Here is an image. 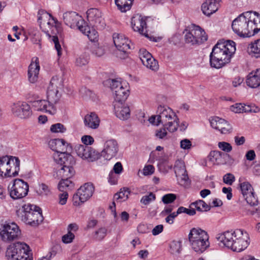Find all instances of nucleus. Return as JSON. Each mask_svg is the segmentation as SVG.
Masks as SVG:
<instances>
[{
    "label": "nucleus",
    "instance_id": "obj_1",
    "mask_svg": "<svg viewBox=\"0 0 260 260\" xmlns=\"http://www.w3.org/2000/svg\"><path fill=\"white\" fill-rule=\"evenodd\" d=\"M233 31L242 37H250L260 30V14L247 11L240 14L232 22Z\"/></svg>",
    "mask_w": 260,
    "mask_h": 260
},
{
    "label": "nucleus",
    "instance_id": "obj_2",
    "mask_svg": "<svg viewBox=\"0 0 260 260\" xmlns=\"http://www.w3.org/2000/svg\"><path fill=\"white\" fill-rule=\"evenodd\" d=\"M63 86L61 78L58 76L52 78L47 91V100L35 101L32 103L34 109L53 115L56 113L54 105L59 101L58 89Z\"/></svg>",
    "mask_w": 260,
    "mask_h": 260
},
{
    "label": "nucleus",
    "instance_id": "obj_3",
    "mask_svg": "<svg viewBox=\"0 0 260 260\" xmlns=\"http://www.w3.org/2000/svg\"><path fill=\"white\" fill-rule=\"evenodd\" d=\"M216 238L223 246L238 252L245 249L250 243L248 233L241 229L225 231Z\"/></svg>",
    "mask_w": 260,
    "mask_h": 260
},
{
    "label": "nucleus",
    "instance_id": "obj_4",
    "mask_svg": "<svg viewBox=\"0 0 260 260\" xmlns=\"http://www.w3.org/2000/svg\"><path fill=\"white\" fill-rule=\"evenodd\" d=\"M236 44L232 40L218 42L210 55L211 67L220 69L228 63L236 51Z\"/></svg>",
    "mask_w": 260,
    "mask_h": 260
},
{
    "label": "nucleus",
    "instance_id": "obj_5",
    "mask_svg": "<svg viewBox=\"0 0 260 260\" xmlns=\"http://www.w3.org/2000/svg\"><path fill=\"white\" fill-rule=\"evenodd\" d=\"M157 115L151 116L149 119L150 123L158 125L161 123L167 130L173 133L177 131L179 126L178 118L176 114L169 107L161 106L158 107Z\"/></svg>",
    "mask_w": 260,
    "mask_h": 260
},
{
    "label": "nucleus",
    "instance_id": "obj_6",
    "mask_svg": "<svg viewBox=\"0 0 260 260\" xmlns=\"http://www.w3.org/2000/svg\"><path fill=\"white\" fill-rule=\"evenodd\" d=\"M38 22L42 31L47 35L50 40L53 42L54 47L57 52L58 56H61L62 55L61 46L59 42L58 37L54 35L57 31L56 20L50 14L43 12L38 17Z\"/></svg>",
    "mask_w": 260,
    "mask_h": 260
},
{
    "label": "nucleus",
    "instance_id": "obj_7",
    "mask_svg": "<svg viewBox=\"0 0 260 260\" xmlns=\"http://www.w3.org/2000/svg\"><path fill=\"white\" fill-rule=\"evenodd\" d=\"M16 215L22 221L31 226L38 225L43 220L41 208L30 204L23 205L17 209Z\"/></svg>",
    "mask_w": 260,
    "mask_h": 260
},
{
    "label": "nucleus",
    "instance_id": "obj_8",
    "mask_svg": "<svg viewBox=\"0 0 260 260\" xmlns=\"http://www.w3.org/2000/svg\"><path fill=\"white\" fill-rule=\"evenodd\" d=\"M188 240L192 249L199 253L203 252L210 245L208 234L200 228L191 229Z\"/></svg>",
    "mask_w": 260,
    "mask_h": 260
},
{
    "label": "nucleus",
    "instance_id": "obj_9",
    "mask_svg": "<svg viewBox=\"0 0 260 260\" xmlns=\"http://www.w3.org/2000/svg\"><path fill=\"white\" fill-rule=\"evenodd\" d=\"M6 256L8 260H32L29 246L20 242L11 244L7 247Z\"/></svg>",
    "mask_w": 260,
    "mask_h": 260
},
{
    "label": "nucleus",
    "instance_id": "obj_10",
    "mask_svg": "<svg viewBox=\"0 0 260 260\" xmlns=\"http://www.w3.org/2000/svg\"><path fill=\"white\" fill-rule=\"evenodd\" d=\"M54 161L62 166L61 170L64 177L70 178L74 175L75 171L73 167L76 160L70 153H56L54 155Z\"/></svg>",
    "mask_w": 260,
    "mask_h": 260
},
{
    "label": "nucleus",
    "instance_id": "obj_11",
    "mask_svg": "<svg viewBox=\"0 0 260 260\" xmlns=\"http://www.w3.org/2000/svg\"><path fill=\"white\" fill-rule=\"evenodd\" d=\"M12 165H14L13 175H17L20 170V160L18 158L8 155L0 157V179L10 177Z\"/></svg>",
    "mask_w": 260,
    "mask_h": 260
},
{
    "label": "nucleus",
    "instance_id": "obj_12",
    "mask_svg": "<svg viewBox=\"0 0 260 260\" xmlns=\"http://www.w3.org/2000/svg\"><path fill=\"white\" fill-rule=\"evenodd\" d=\"M94 191V186L92 183H86L81 186L76 194L73 196V201L75 206H79L90 199Z\"/></svg>",
    "mask_w": 260,
    "mask_h": 260
},
{
    "label": "nucleus",
    "instance_id": "obj_13",
    "mask_svg": "<svg viewBox=\"0 0 260 260\" xmlns=\"http://www.w3.org/2000/svg\"><path fill=\"white\" fill-rule=\"evenodd\" d=\"M28 184L20 179H15L10 190V196L13 200L24 198L28 193Z\"/></svg>",
    "mask_w": 260,
    "mask_h": 260
},
{
    "label": "nucleus",
    "instance_id": "obj_14",
    "mask_svg": "<svg viewBox=\"0 0 260 260\" xmlns=\"http://www.w3.org/2000/svg\"><path fill=\"white\" fill-rule=\"evenodd\" d=\"M2 240L5 242H10L18 238L21 235V231L14 222L5 224L0 232Z\"/></svg>",
    "mask_w": 260,
    "mask_h": 260
},
{
    "label": "nucleus",
    "instance_id": "obj_15",
    "mask_svg": "<svg viewBox=\"0 0 260 260\" xmlns=\"http://www.w3.org/2000/svg\"><path fill=\"white\" fill-rule=\"evenodd\" d=\"M75 149L79 157L88 161H93L100 157V153L89 146L78 145Z\"/></svg>",
    "mask_w": 260,
    "mask_h": 260
},
{
    "label": "nucleus",
    "instance_id": "obj_16",
    "mask_svg": "<svg viewBox=\"0 0 260 260\" xmlns=\"http://www.w3.org/2000/svg\"><path fill=\"white\" fill-rule=\"evenodd\" d=\"M64 23L72 28H77L79 30L85 24L82 17L75 12H67L63 14Z\"/></svg>",
    "mask_w": 260,
    "mask_h": 260
},
{
    "label": "nucleus",
    "instance_id": "obj_17",
    "mask_svg": "<svg viewBox=\"0 0 260 260\" xmlns=\"http://www.w3.org/2000/svg\"><path fill=\"white\" fill-rule=\"evenodd\" d=\"M87 18L90 25L102 29L105 26V23L102 12L98 9L90 8L86 12Z\"/></svg>",
    "mask_w": 260,
    "mask_h": 260
},
{
    "label": "nucleus",
    "instance_id": "obj_18",
    "mask_svg": "<svg viewBox=\"0 0 260 260\" xmlns=\"http://www.w3.org/2000/svg\"><path fill=\"white\" fill-rule=\"evenodd\" d=\"M48 145L49 148L54 151L52 155L53 159L54 155L56 153L58 154L69 153L68 151L72 149L71 145L63 139H55L51 140L49 141Z\"/></svg>",
    "mask_w": 260,
    "mask_h": 260
},
{
    "label": "nucleus",
    "instance_id": "obj_19",
    "mask_svg": "<svg viewBox=\"0 0 260 260\" xmlns=\"http://www.w3.org/2000/svg\"><path fill=\"white\" fill-rule=\"evenodd\" d=\"M146 18L139 14H136L132 18L131 25L135 31L138 32L140 34L148 38Z\"/></svg>",
    "mask_w": 260,
    "mask_h": 260
},
{
    "label": "nucleus",
    "instance_id": "obj_20",
    "mask_svg": "<svg viewBox=\"0 0 260 260\" xmlns=\"http://www.w3.org/2000/svg\"><path fill=\"white\" fill-rule=\"evenodd\" d=\"M139 56L142 63L146 67L154 71H156L158 69L159 66L158 62L146 49H140Z\"/></svg>",
    "mask_w": 260,
    "mask_h": 260
},
{
    "label": "nucleus",
    "instance_id": "obj_21",
    "mask_svg": "<svg viewBox=\"0 0 260 260\" xmlns=\"http://www.w3.org/2000/svg\"><path fill=\"white\" fill-rule=\"evenodd\" d=\"M139 56L142 63L146 67L154 71H156L158 69L159 66L158 62L146 49H140Z\"/></svg>",
    "mask_w": 260,
    "mask_h": 260
},
{
    "label": "nucleus",
    "instance_id": "obj_22",
    "mask_svg": "<svg viewBox=\"0 0 260 260\" xmlns=\"http://www.w3.org/2000/svg\"><path fill=\"white\" fill-rule=\"evenodd\" d=\"M139 56L142 63L146 67L154 71H156L158 69L159 66L158 62L146 49H140Z\"/></svg>",
    "mask_w": 260,
    "mask_h": 260
},
{
    "label": "nucleus",
    "instance_id": "obj_23",
    "mask_svg": "<svg viewBox=\"0 0 260 260\" xmlns=\"http://www.w3.org/2000/svg\"><path fill=\"white\" fill-rule=\"evenodd\" d=\"M118 151L117 142L114 139H110L105 142L100 156H103L106 160H110L116 155Z\"/></svg>",
    "mask_w": 260,
    "mask_h": 260
},
{
    "label": "nucleus",
    "instance_id": "obj_24",
    "mask_svg": "<svg viewBox=\"0 0 260 260\" xmlns=\"http://www.w3.org/2000/svg\"><path fill=\"white\" fill-rule=\"evenodd\" d=\"M174 172L177 180L181 185H185L188 180V177L184 162L182 160H177L175 161L174 165Z\"/></svg>",
    "mask_w": 260,
    "mask_h": 260
},
{
    "label": "nucleus",
    "instance_id": "obj_25",
    "mask_svg": "<svg viewBox=\"0 0 260 260\" xmlns=\"http://www.w3.org/2000/svg\"><path fill=\"white\" fill-rule=\"evenodd\" d=\"M113 40L115 47L119 51L125 53L131 49V41L123 35L114 33Z\"/></svg>",
    "mask_w": 260,
    "mask_h": 260
},
{
    "label": "nucleus",
    "instance_id": "obj_26",
    "mask_svg": "<svg viewBox=\"0 0 260 260\" xmlns=\"http://www.w3.org/2000/svg\"><path fill=\"white\" fill-rule=\"evenodd\" d=\"M211 126L218 129L221 134H226L231 133L232 130L231 125L224 119L219 117H214L210 120Z\"/></svg>",
    "mask_w": 260,
    "mask_h": 260
},
{
    "label": "nucleus",
    "instance_id": "obj_27",
    "mask_svg": "<svg viewBox=\"0 0 260 260\" xmlns=\"http://www.w3.org/2000/svg\"><path fill=\"white\" fill-rule=\"evenodd\" d=\"M12 112L16 116L21 118H26L31 115L30 106L25 102H18L14 104Z\"/></svg>",
    "mask_w": 260,
    "mask_h": 260
},
{
    "label": "nucleus",
    "instance_id": "obj_28",
    "mask_svg": "<svg viewBox=\"0 0 260 260\" xmlns=\"http://www.w3.org/2000/svg\"><path fill=\"white\" fill-rule=\"evenodd\" d=\"M113 106L116 116L121 120L127 119L130 117L129 107L123 102H114Z\"/></svg>",
    "mask_w": 260,
    "mask_h": 260
},
{
    "label": "nucleus",
    "instance_id": "obj_29",
    "mask_svg": "<svg viewBox=\"0 0 260 260\" xmlns=\"http://www.w3.org/2000/svg\"><path fill=\"white\" fill-rule=\"evenodd\" d=\"M40 71V65L38 58H35V61L31 62L28 69V79L31 83H36L38 79Z\"/></svg>",
    "mask_w": 260,
    "mask_h": 260
},
{
    "label": "nucleus",
    "instance_id": "obj_30",
    "mask_svg": "<svg viewBox=\"0 0 260 260\" xmlns=\"http://www.w3.org/2000/svg\"><path fill=\"white\" fill-rule=\"evenodd\" d=\"M220 0H206L202 5L203 13L210 16L216 12L219 7Z\"/></svg>",
    "mask_w": 260,
    "mask_h": 260
},
{
    "label": "nucleus",
    "instance_id": "obj_31",
    "mask_svg": "<svg viewBox=\"0 0 260 260\" xmlns=\"http://www.w3.org/2000/svg\"><path fill=\"white\" fill-rule=\"evenodd\" d=\"M100 120L98 115L94 112H91L86 115L84 118L85 126L91 129H96L99 126Z\"/></svg>",
    "mask_w": 260,
    "mask_h": 260
},
{
    "label": "nucleus",
    "instance_id": "obj_32",
    "mask_svg": "<svg viewBox=\"0 0 260 260\" xmlns=\"http://www.w3.org/2000/svg\"><path fill=\"white\" fill-rule=\"evenodd\" d=\"M121 89L113 92L114 102H123L129 95V87L126 82H124L123 86H121Z\"/></svg>",
    "mask_w": 260,
    "mask_h": 260
},
{
    "label": "nucleus",
    "instance_id": "obj_33",
    "mask_svg": "<svg viewBox=\"0 0 260 260\" xmlns=\"http://www.w3.org/2000/svg\"><path fill=\"white\" fill-rule=\"evenodd\" d=\"M80 31L86 35L91 42H95L98 40L99 37L98 31L94 28H90L86 23L83 25V28L80 29Z\"/></svg>",
    "mask_w": 260,
    "mask_h": 260
},
{
    "label": "nucleus",
    "instance_id": "obj_34",
    "mask_svg": "<svg viewBox=\"0 0 260 260\" xmlns=\"http://www.w3.org/2000/svg\"><path fill=\"white\" fill-rule=\"evenodd\" d=\"M192 27L194 31V36L196 37L198 45L202 44L207 40L208 37L204 29L198 25H194Z\"/></svg>",
    "mask_w": 260,
    "mask_h": 260
},
{
    "label": "nucleus",
    "instance_id": "obj_35",
    "mask_svg": "<svg viewBox=\"0 0 260 260\" xmlns=\"http://www.w3.org/2000/svg\"><path fill=\"white\" fill-rule=\"evenodd\" d=\"M246 83L251 88H256L260 86V78L256 71L249 74L246 79Z\"/></svg>",
    "mask_w": 260,
    "mask_h": 260
},
{
    "label": "nucleus",
    "instance_id": "obj_36",
    "mask_svg": "<svg viewBox=\"0 0 260 260\" xmlns=\"http://www.w3.org/2000/svg\"><path fill=\"white\" fill-rule=\"evenodd\" d=\"M124 82L122 81L120 79H109L104 82V84L107 86H109L113 92L115 90H119L121 89V86H123Z\"/></svg>",
    "mask_w": 260,
    "mask_h": 260
},
{
    "label": "nucleus",
    "instance_id": "obj_37",
    "mask_svg": "<svg viewBox=\"0 0 260 260\" xmlns=\"http://www.w3.org/2000/svg\"><path fill=\"white\" fill-rule=\"evenodd\" d=\"M133 0H115L118 9L122 12L129 10Z\"/></svg>",
    "mask_w": 260,
    "mask_h": 260
},
{
    "label": "nucleus",
    "instance_id": "obj_38",
    "mask_svg": "<svg viewBox=\"0 0 260 260\" xmlns=\"http://www.w3.org/2000/svg\"><path fill=\"white\" fill-rule=\"evenodd\" d=\"M243 197L247 203L251 206H257L258 204V198L254 190Z\"/></svg>",
    "mask_w": 260,
    "mask_h": 260
},
{
    "label": "nucleus",
    "instance_id": "obj_39",
    "mask_svg": "<svg viewBox=\"0 0 260 260\" xmlns=\"http://www.w3.org/2000/svg\"><path fill=\"white\" fill-rule=\"evenodd\" d=\"M182 249L181 242L174 240L170 243L169 251L173 254H178Z\"/></svg>",
    "mask_w": 260,
    "mask_h": 260
},
{
    "label": "nucleus",
    "instance_id": "obj_40",
    "mask_svg": "<svg viewBox=\"0 0 260 260\" xmlns=\"http://www.w3.org/2000/svg\"><path fill=\"white\" fill-rule=\"evenodd\" d=\"M190 206L194 207L198 211H207L210 210V206L207 205L204 201L203 200H198L193 203H192L190 205Z\"/></svg>",
    "mask_w": 260,
    "mask_h": 260
},
{
    "label": "nucleus",
    "instance_id": "obj_41",
    "mask_svg": "<svg viewBox=\"0 0 260 260\" xmlns=\"http://www.w3.org/2000/svg\"><path fill=\"white\" fill-rule=\"evenodd\" d=\"M91 53L96 57H101L105 54V49L96 43L92 44L90 46Z\"/></svg>",
    "mask_w": 260,
    "mask_h": 260
},
{
    "label": "nucleus",
    "instance_id": "obj_42",
    "mask_svg": "<svg viewBox=\"0 0 260 260\" xmlns=\"http://www.w3.org/2000/svg\"><path fill=\"white\" fill-rule=\"evenodd\" d=\"M249 48L251 53L256 57H260V39L251 43L249 45Z\"/></svg>",
    "mask_w": 260,
    "mask_h": 260
},
{
    "label": "nucleus",
    "instance_id": "obj_43",
    "mask_svg": "<svg viewBox=\"0 0 260 260\" xmlns=\"http://www.w3.org/2000/svg\"><path fill=\"white\" fill-rule=\"evenodd\" d=\"M230 109L232 111L237 113H243V112H247V111H249L248 106L246 105L242 104L241 103H237L234 105H232L230 107Z\"/></svg>",
    "mask_w": 260,
    "mask_h": 260
},
{
    "label": "nucleus",
    "instance_id": "obj_44",
    "mask_svg": "<svg viewBox=\"0 0 260 260\" xmlns=\"http://www.w3.org/2000/svg\"><path fill=\"white\" fill-rule=\"evenodd\" d=\"M185 40L187 43H190L191 45H198V42L196 39V37L194 36V31L192 27L186 33L185 35Z\"/></svg>",
    "mask_w": 260,
    "mask_h": 260
},
{
    "label": "nucleus",
    "instance_id": "obj_45",
    "mask_svg": "<svg viewBox=\"0 0 260 260\" xmlns=\"http://www.w3.org/2000/svg\"><path fill=\"white\" fill-rule=\"evenodd\" d=\"M67 178L66 179H62L59 183L58 188L59 191L67 190L66 189L69 188H72L74 186L73 182Z\"/></svg>",
    "mask_w": 260,
    "mask_h": 260
},
{
    "label": "nucleus",
    "instance_id": "obj_46",
    "mask_svg": "<svg viewBox=\"0 0 260 260\" xmlns=\"http://www.w3.org/2000/svg\"><path fill=\"white\" fill-rule=\"evenodd\" d=\"M130 194V191L128 188L123 187L120 190V191L115 193L114 198L116 200L122 199L125 200L128 198V195Z\"/></svg>",
    "mask_w": 260,
    "mask_h": 260
},
{
    "label": "nucleus",
    "instance_id": "obj_47",
    "mask_svg": "<svg viewBox=\"0 0 260 260\" xmlns=\"http://www.w3.org/2000/svg\"><path fill=\"white\" fill-rule=\"evenodd\" d=\"M240 189L243 197L254 190L251 185L248 182L240 183Z\"/></svg>",
    "mask_w": 260,
    "mask_h": 260
},
{
    "label": "nucleus",
    "instance_id": "obj_48",
    "mask_svg": "<svg viewBox=\"0 0 260 260\" xmlns=\"http://www.w3.org/2000/svg\"><path fill=\"white\" fill-rule=\"evenodd\" d=\"M37 192L41 196H48L51 194L50 187L45 183L39 185Z\"/></svg>",
    "mask_w": 260,
    "mask_h": 260
},
{
    "label": "nucleus",
    "instance_id": "obj_49",
    "mask_svg": "<svg viewBox=\"0 0 260 260\" xmlns=\"http://www.w3.org/2000/svg\"><path fill=\"white\" fill-rule=\"evenodd\" d=\"M67 129L64 126L60 123L52 124L50 127V131L52 133H63L66 131Z\"/></svg>",
    "mask_w": 260,
    "mask_h": 260
},
{
    "label": "nucleus",
    "instance_id": "obj_50",
    "mask_svg": "<svg viewBox=\"0 0 260 260\" xmlns=\"http://www.w3.org/2000/svg\"><path fill=\"white\" fill-rule=\"evenodd\" d=\"M176 199V194L173 193H168L162 196L161 201L165 204H169L173 203Z\"/></svg>",
    "mask_w": 260,
    "mask_h": 260
},
{
    "label": "nucleus",
    "instance_id": "obj_51",
    "mask_svg": "<svg viewBox=\"0 0 260 260\" xmlns=\"http://www.w3.org/2000/svg\"><path fill=\"white\" fill-rule=\"evenodd\" d=\"M89 58L88 56L81 55L76 59V64L77 66L83 67L88 63Z\"/></svg>",
    "mask_w": 260,
    "mask_h": 260
},
{
    "label": "nucleus",
    "instance_id": "obj_52",
    "mask_svg": "<svg viewBox=\"0 0 260 260\" xmlns=\"http://www.w3.org/2000/svg\"><path fill=\"white\" fill-rule=\"evenodd\" d=\"M155 200V196L152 192H150L148 195L143 196L141 199V203L147 205L151 202Z\"/></svg>",
    "mask_w": 260,
    "mask_h": 260
},
{
    "label": "nucleus",
    "instance_id": "obj_53",
    "mask_svg": "<svg viewBox=\"0 0 260 260\" xmlns=\"http://www.w3.org/2000/svg\"><path fill=\"white\" fill-rule=\"evenodd\" d=\"M107 230L105 228H101L95 232L94 238L98 241L103 240L106 236Z\"/></svg>",
    "mask_w": 260,
    "mask_h": 260
},
{
    "label": "nucleus",
    "instance_id": "obj_54",
    "mask_svg": "<svg viewBox=\"0 0 260 260\" xmlns=\"http://www.w3.org/2000/svg\"><path fill=\"white\" fill-rule=\"evenodd\" d=\"M218 147L222 151L230 152L232 150L231 145L225 142H220L218 144Z\"/></svg>",
    "mask_w": 260,
    "mask_h": 260
},
{
    "label": "nucleus",
    "instance_id": "obj_55",
    "mask_svg": "<svg viewBox=\"0 0 260 260\" xmlns=\"http://www.w3.org/2000/svg\"><path fill=\"white\" fill-rule=\"evenodd\" d=\"M61 192L58 195L59 203L61 205H65L68 198V193L67 190L60 191Z\"/></svg>",
    "mask_w": 260,
    "mask_h": 260
},
{
    "label": "nucleus",
    "instance_id": "obj_56",
    "mask_svg": "<svg viewBox=\"0 0 260 260\" xmlns=\"http://www.w3.org/2000/svg\"><path fill=\"white\" fill-rule=\"evenodd\" d=\"M75 238V235L71 232H68V233L62 237V241L64 243H71Z\"/></svg>",
    "mask_w": 260,
    "mask_h": 260
},
{
    "label": "nucleus",
    "instance_id": "obj_57",
    "mask_svg": "<svg viewBox=\"0 0 260 260\" xmlns=\"http://www.w3.org/2000/svg\"><path fill=\"white\" fill-rule=\"evenodd\" d=\"M155 168L151 165H146L143 170V174L144 176H149L153 174L154 172Z\"/></svg>",
    "mask_w": 260,
    "mask_h": 260
},
{
    "label": "nucleus",
    "instance_id": "obj_58",
    "mask_svg": "<svg viewBox=\"0 0 260 260\" xmlns=\"http://www.w3.org/2000/svg\"><path fill=\"white\" fill-rule=\"evenodd\" d=\"M235 180V176L231 173L225 174L223 177V182L230 185L233 184Z\"/></svg>",
    "mask_w": 260,
    "mask_h": 260
},
{
    "label": "nucleus",
    "instance_id": "obj_59",
    "mask_svg": "<svg viewBox=\"0 0 260 260\" xmlns=\"http://www.w3.org/2000/svg\"><path fill=\"white\" fill-rule=\"evenodd\" d=\"M191 141L187 139H184L180 142V147L183 149H189L191 147Z\"/></svg>",
    "mask_w": 260,
    "mask_h": 260
},
{
    "label": "nucleus",
    "instance_id": "obj_60",
    "mask_svg": "<svg viewBox=\"0 0 260 260\" xmlns=\"http://www.w3.org/2000/svg\"><path fill=\"white\" fill-rule=\"evenodd\" d=\"M166 130H167V128L163 126V128H160L156 131L155 136L159 139L164 138L167 135Z\"/></svg>",
    "mask_w": 260,
    "mask_h": 260
},
{
    "label": "nucleus",
    "instance_id": "obj_61",
    "mask_svg": "<svg viewBox=\"0 0 260 260\" xmlns=\"http://www.w3.org/2000/svg\"><path fill=\"white\" fill-rule=\"evenodd\" d=\"M82 141L85 144L84 145L88 146V145H91L94 142L93 138L88 135H85L82 137Z\"/></svg>",
    "mask_w": 260,
    "mask_h": 260
},
{
    "label": "nucleus",
    "instance_id": "obj_62",
    "mask_svg": "<svg viewBox=\"0 0 260 260\" xmlns=\"http://www.w3.org/2000/svg\"><path fill=\"white\" fill-rule=\"evenodd\" d=\"M174 207L172 205L166 206L164 209L161 212L160 215L161 216H165L170 214L173 210Z\"/></svg>",
    "mask_w": 260,
    "mask_h": 260
},
{
    "label": "nucleus",
    "instance_id": "obj_63",
    "mask_svg": "<svg viewBox=\"0 0 260 260\" xmlns=\"http://www.w3.org/2000/svg\"><path fill=\"white\" fill-rule=\"evenodd\" d=\"M113 170L114 171V173L115 174H120L123 170V167L121 163L120 162H116L114 166Z\"/></svg>",
    "mask_w": 260,
    "mask_h": 260
},
{
    "label": "nucleus",
    "instance_id": "obj_64",
    "mask_svg": "<svg viewBox=\"0 0 260 260\" xmlns=\"http://www.w3.org/2000/svg\"><path fill=\"white\" fill-rule=\"evenodd\" d=\"M164 226L162 224H159L155 226L152 231L153 235L156 236L161 233L163 231Z\"/></svg>",
    "mask_w": 260,
    "mask_h": 260
}]
</instances>
